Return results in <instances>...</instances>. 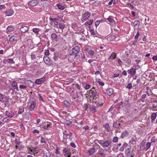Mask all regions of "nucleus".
I'll return each instance as SVG.
<instances>
[{
	"mask_svg": "<svg viewBox=\"0 0 157 157\" xmlns=\"http://www.w3.org/2000/svg\"><path fill=\"white\" fill-rule=\"evenodd\" d=\"M117 62L119 66H121L122 65V62L121 60L119 58L117 59Z\"/></svg>",
	"mask_w": 157,
	"mask_h": 157,
	"instance_id": "c03bdc74",
	"label": "nucleus"
},
{
	"mask_svg": "<svg viewBox=\"0 0 157 157\" xmlns=\"http://www.w3.org/2000/svg\"><path fill=\"white\" fill-rule=\"evenodd\" d=\"M129 135V132L125 130L123 131L121 133V138H124V137H127Z\"/></svg>",
	"mask_w": 157,
	"mask_h": 157,
	"instance_id": "9d476101",
	"label": "nucleus"
},
{
	"mask_svg": "<svg viewBox=\"0 0 157 157\" xmlns=\"http://www.w3.org/2000/svg\"><path fill=\"white\" fill-rule=\"evenodd\" d=\"M157 112L156 113H153L151 115V122H153V121H154L157 116Z\"/></svg>",
	"mask_w": 157,
	"mask_h": 157,
	"instance_id": "412c9836",
	"label": "nucleus"
},
{
	"mask_svg": "<svg viewBox=\"0 0 157 157\" xmlns=\"http://www.w3.org/2000/svg\"><path fill=\"white\" fill-rule=\"evenodd\" d=\"M97 82L101 86H103L104 85V83L100 81H98Z\"/></svg>",
	"mask_w": 157,
	"mask_h": 157,
	"instance_id": "6e6d98bb",
	"label": "nucleus"
},
{
	"mask_svg": "<svg viewBox=\"0 0 157 157\" xmlns=\"http://www.w3.org/2000/svg\"><path fill=\"white\" fill-rule=\"evenodd\" d=\"M12 90L13 91L11 92V94L13 95L16 94L17 92L15 90L13 89Z\"/></svg>",
	"mask_w": 157,
	"mask_h": 157,
	"instance_id": "0e129e2a",
	"label": "nucleus"
},
{
	"mask_svg": "<svg viewBox=\"0 0 157 157\" xmlns=\"http://www.w3.org/2000/svg\"><path fill=\"white\" fill-rule=\"evenodd\" d=\"M44 80H45L44 78H40L36 79L35 81V83L36 84H40L44 82Z\"/></svg>",
	"mask_w": 157,
	"mask_h": 157,
	"instance_id": "aec40b11",
	"label": "nucleus"
},
{
	"mask_svg": "<svg viewBox=\"0 0 157 157\" xmlns=\"http://www.w3.org/2000/svg\"><path fill=\"white\" fill-rule=\"evenodd\" d=\"M91 110L92 111H93L94 112H95L96 111V109L95 107L93 106L91 108Z\"/></svg>",
	"mask_w": 157,
	"mask_h": 157,
	"instance_id": "bf43d9fd",
	"label": "nucleus"
},
{
	"mask_svg": "<svg viewBox=\"0 0 157 157\" xmlns=\"http://www.w3.org/2000/svg\"><path fill=\"white\" fill-rule=\"evenodd\" d=\"M89 93L92 94V96L93 97H96L97 95H98V94L94 87H93L92 88V89L89 91Z\"/></svg>",
	"mask_w": 157,
	"mask_h": 157,
	"instance_id": "39448f33",
	"label": "nucleus"
},
{
	"mask_svg": "<svg viewBox=\"0 0 157 157\" xmlns=\"http://www.w3.org/2000/svg\"><path fill=\"white\" fill-rule=\"evenodd\" d=\"M127 72L131 76H133L136 73V69L134 68H131L130 69L128 70Z\"/></svg>",
	"mask_w": 157,
	"mask_h": 157,
	"instance_id": "6e6552de",
	"label": "nucleus"
},
{
	"mask_svg": "<svg viewBox=\"0 0 157 157\" xmlns=\"http://www.w3.org/2000/svg\"><path fill=\"white\" fill-rule=\"evenodd\" d=\"M33 31L35 33H38L40 31V29L38 28H34L33 29Z\"/></svg>",
	"mask_w": 157,
	"mask_h": 157,
	"instance_id": "58836bf2",
	"label": "nucleus"
},
{
	"mask_svg": "<svg viewBox=\"0 0 157 157\" xmlns=\"http://www.w3.org/2000/svg\"><path fill=\"white\" fill-rule=\"evenodd\" d=\"M19 88L21 89H25L26 88V86L23 85H20L19 86Z\"/></svg>",
	"mask_w": 157,
	"mask_h": 157,
	"instance_id": "3c124183",
	"label": "nucleus"
},
{
	"mask_svg": "<svg viewBox=\"0 0 157 157\" xmlns=\"http://www.w3.org/2000/svg\"><path fill=\"white\" fill-rule=\"evenodd\" d=\"M100 23V22L99 21H97L95 22V25L96 26H98Z\"/></svg>",
	"mask_w": 157,
	"mask_h": 157,
	"instance_id": "680f3d73",
	"label": "nucleus"
},
{
	"mask_svg": "<svg viewBox=\"0 0 157 157\" xmlns=\"http://www.w3.org/2000/svg\"><path fill=\"white\" fill-rule=\"evenodd\" d=\"M93 21V20H90L88 21H86L85 22V24H88L89 25H91L92 24Z\"/></svg>",
	"mask_w": 157,
	"mask_h": 157,
	"instance_id": "ea45409f",
	"label": "nucleus"
},
{
	"mask_svg": "<svg viewBox=\"0 0 157 157\" xmlns=\"http://www.w3.org/2000/svg\"><path fill=\"white\" fill-rule=\"evenodd\" d=\"M38 96H39V99L40 100H42V101H44L43 98L42 97V96L40 94H38Z\"/></svg>",
	"mask_w": 157,
	"mask_h": 157,
	"instance_id": "69168bd1",
	"label": "nucleus"
},
{
	"mask_svg": "<svg viewBox=\"0 0 157 157\" xmlns=\"http://www.w3.org/2000/svg\"><path fill=\"white\" fill-rule=\"evenodd\" d=\"M90 16V13L88 12H86L83 15V18L84 20H86L89 18Z\"/></svg>",
	"mask_w": 157,
	"mask_h": 157,
	"instance_id": "f8f14e48",
	"label": "nucleus"
},
{
	"mask_svg": "<svg viewBox=\"0 0 157 157\" xmlns=\"http://www.w3.org/2000/svg\"><path fill=\"white\" fill-rule=\"evenodd\" d=\"M17 40V37L14 36H12L9 39V41L12 42Z\"/></svg>",
	"mask_w": 157,
	"mask_h": 157,
	"instance_id": "b1692460",
	"label": "nucleus"
},
{
	"mask_svg": "<svg viewBox=\"0 0 157 157\" xmlns=\"http://www.w3.org/2000/svg\"><path fill=\"white\" fill-rule=\"evenodd\" d=\"M109 21L110 23V25L112 26L113 29H115V26L116 25V22L113 17L109 16Z\"/></svg>",
	"mask_w": 157,
	"mask_h": 157,
	"instance_id": "7ed1b4c3",
	"label": "nucleus"
},
{
	"mask_svg": "<svg viewBox=\"0 0 157 157\" xmlns=\"http://www.w3.org/2000/svg\"><path fill=\"white\" fill-rule=\"evenodd\" d=\"M146 95L145 94H144L142 95V98H141V101L142 102H144V99L146 98Z\"/></svg>",
	"mask_w": 157,
	"mask_h": 157,
	"instance_id": "79ce46f5",
	"label": "nucleus"
},
{
	"mask_svg": "<svg viewBox=\"0 0 157 157\" xmlns=\"http://www.w3.org/2000/svg\"><path fill=\"white\" fill-rule=\"evenodd\" d=\"M90 85L87 84L85 86V88L86 90H88L90 88Z\"/></svg>",
	"mask_w": 157,
	"mask_h": 157,
	"instance_id": "4d7b16f0",
	"label": "nucleus"
},
{
	"mask_svg": "<svg viewBox=\"0 0 157 157\" xmlns=\"http://www.w3.org/2000/svg\"><path fill=\"white\" fill-rule=\"evenodd\" d=\"M125 149V154L127 157L129 156L131 154V147L128 145L126 143L124 144L120 147V150L121 151H123Z\"/></svg>",
	"mask_w": 157,
	"mask_h": 157,
	"instance_id": "f257e3e1",
	"label": "nucleus"
},
{
	"mask_svg": "<svg viewBox=\"0 0 157 157\" xmlns=\"http://www.w3.org/2000/svg\"><path fill=\"white\" fill-rule=\"evenodd\" d=\"M5 63H14V62L12 59H5L4 61Z\"/></svg>",
	"mask_w": 157,
	"mask_h": 157,
	"instance_id": "6ab92c4d",
	"label": "nucleus"
},
{
	"mask_svg": "<svg viewBox=\"0 0 157 157\" xmlns=\"http://www.w3.org/2000/svg\"><path fill=\"white\" fill-rule=\"evenodd\" d=\"M29 29V27L26 26H24L22 27L20 29V31L23 33H25Z\"/></svg>",
	"mask_w": 157,
	"mask_h": 157,
	"instance_id": "2eb2a0df",
	"label": "nucleus"
},
{
	"mask_svg": "<svg viewBox=\"0 0 157 157\" xmlns=\"http://www.w3.org/2000/svg\"><path fill=\"white\" fill-rule=\"evenodd\" d=\"M151 146V143H150V142L147 143L146 144V150L147 151V150H148L149 149V148Z\"/></svg>",
	"mask_w": 157,
	"mask_h": 157,
	"instance_id": "4c0bfd02",
	"label": "nucleus"
},
{
	"mask_svg": "<svg viewBox=\"0 0 157 157\" xmlns=\"http://www.w3.org/2000/svg\"><path fill=\"white\" fill-rule=\"evenodd\" d=\"M109 38L110 41H112L115 39V36L113 35H110L109 37Z\"/></svg>",
	"mask_w": 157,
	"mask_h": 157,
	"instance_id": "c9c22d12",
	"label": "nucleus"
},
{
	"mask_svg": "<svg viewBox=\"0 0 157 157\" xmlns=\"http://www.w3.org/2000/svg\"><path fill=\"white\" fill-rule=\"evenodd\" d=\"M37 3V2L36 0H32L29 1L28 2V5L32 6H36Z\"/></svg>",
	"mask_w": 157,
	"mask_h": 157,
	"instance_id": "1a4fd4ad",
	"label": "nucleus"
},
{
	"mask_svg": "<svg viewBox=\"0 0 157 157\" xmlns=\"http://www.w3.org/2000/svg\"><path fill=\"white\" fill-rule=\"evenodd\" d=\"M33 152H36V153H37L39 151V149L37 148H33Z\"/></svg>",
	"mask_w": 157,
	"mask_h": 157,
	"instance_id": "e433bc0d",
	"label": "nucleus"
},
{
	"mask_svg": "<svg viewBox=\"0 0 157 157\" xmlns=\"http://www.w3.org/2000/svg\"><path fill=\"white\" fill-rule=\"evenodd\" d=\"M9 118L7 117H6L4 118L2 120V121L4 122H6L9 119Z\"/></svg>",
	"mask_w": 157,
	"mask_h": 157,
	"instance_id": "de8ad7c7",
	"label": "nucleus"
},
{
	"mask_svg": "<svg viewBox=\"0 0 157 157\" xmlns=\"http://www.w3.org/2000/svg\"><path fill=\"white\" fill-rule=\"evenodd\" d=\"M26 46L29 47H30V45L33 44V42L30 39L27 40L26 42Z\"/></svg>",
	"mask_w": 157,
	"mask_h": 157,
	"instance_id": "393cba45",
	"label": "nucleus"
},
{
	"mask_svg": "<svg viewBox=\"0 0 157 157\" xmlns=\"http://www.w3.org/2000/svg\"><path fill=\"white\" fill-rule=\"evenodd\" d=\"M58 19L57 18H56V20L53 21L54 24L56 25H58Z\"/></svg>",
	"mask_w": 157,
	"mask_h": 157,
	"instance_id": "864d4df0",
	"label": "nucleus"
},
{
	"mask_svg": "<svg viewBox=\"0 0 157 157\" xmlns=\"http://www.w3.org/2000/svg\"><path fill=\"white\" fill-rule=\"evenodd\" d=\"M102 146L104 148H105L108 147V140L104 142L102 144Z\"/></svg>",
	"mask_w": 157,
	"mask_h": 157,
	"instance_id": "cd10ccee",
	"label": "nucleus"
},
{
	"mask_svg": "<svg viewBox=\"0 0 157 157\" xmlns=\"http://www.w3.org/2000/svg\"><path fill=\"white\" fill-rule=\"evenodd\" d=\"M63 152L66 155H68L69 154V150L67 148H64L63 150Z\"/></svg>",
	"mask_w": 157,
	"mask_h": 157,
	"instance_id": "bb28decb",
	"label": "nucleus"
},
{
	"mask_svg": "<svg viewBox=\"0 0 157 157\" xmlns=\"http://www.w3.org/2000/svg\"><path fill=\"white\" fill-rule=\"evenodd\" d=\"M51 37L52 40L57 42L59 40V38L57 37V36L55 34L53 33L51 34Z\"/></svg>",
	"mask_w": 157,
	"mask_h": 157,
	"instance_id": "9b49d317",
	"label": "nucleus"
},
{
	"mask_svg": "<svg viewBox=\"0 0 157 157\" xmlns=\"http://www.w3.org/2000/svg\"><path fill=\"white\" fill-rule=\"evenodd\" d=\"M95 152V149L94 148H90L88 151L87 153V155H91Z\"/></svg>",
	"mask_w": 157,
	"mask_h": 157,
	"instance_id": "ddd939ff",
	"label": "nucleus"
},
{
	"mask_svg": "<svg viewBox=\"0 0 157 157\" xmlns=\"http://www.w3.org/2000/svg\"><path fill=\"white\" fill-rule=\"evenodd\" d=\"M12 87H13V89L16 90H18V88L17 86V83L15 81H13L11 84Z\"/></svg>",
	"mask_w": 157,
	"mask_h": 157,
	"instance_id": "4468645a",
	"label": "nucleus"
},
{
	"mask_svg": "<svg viewBox=\"0 0 157 157\" xmlns=\"http://www.w3.org/2000/svg\"><path fill=\"white\" fill-rule=\"evenodd\" d=\"M9 98L8 97L3 95L0 93V101L3 102H8L9 101Z\"/></svg>",
	"mask_w": 157,
	"mask_h": 157,
	"instance_id": "f03ea898",
	"label": "nucleus"
},
{
	"mask_svg": "<svg viewBox=\"0 0 157 157\" xmlns=\"http://www.w3.org/2000/svg\"><path fill=\"white\" fill-rule=\"evenodd\" d=\"M7 29L9 32H12L14 30L13 27L12 26H8L7 28Z\"/></svg>",
	"mask_w": 157,
	"mask_h": 157,
	"instance_id": "c85d7f7f",
	"label": "nucleus"
},
{
	"mask_svg": "<svg viewBox=\"0 0 157 157\" xmlns=\"http://www.w3.org/2000/svg\"><path fill=\"white\" fill-rule=\"evenodd\" d=\"M113 89L110 88L109 89V96H110L113 94Z\"/></svg>",
	"mask_w": 157,
	"mask_h": 157,
	"instance_id": "7c9ffc66",
	"label": "nucleus"
},
{
	"mask_svg": "<svg viewBox=\"0 0 157 157\" xmlns=\"http://www.w3.org/2000/svg\"><path fill=\"white\" fill-rule=\"evenodd\" d=\"M57 5L59 9L63 10L65 8V7L61 5H59L58 4H57Z\"/></svg>",
	"mask_w": 157,
	"mask_h": 157,
	"instance_id": "f704fd0d",
	"label": "nucleus"
},
{
	"mask_svg": "<svg viewBox=\"0 0 157 157\" xmlns=\"http://www.w3.org/2000/svg\"><path fill=\"white\" fill-rule=\"evenodd\" d=\"M40 141L42 143H45L44 139L42 137H41Z\"/></svg>",
	"mask_w": 157,
	"mask_h": 157,
	"instance_id": "052dcab7",
	"label": "nucleus"
},
{
	"mask_svg": "<svg viewBox=\"0 0 157 157\" xmlns=\"http://www.w3.org/2000/svg\"><path fill=\"white\" fill-rule=\"evenodd\" d=\"M66 132L65 131V132H63V142L65 143L67 142V134L66 133Z\"/></svg>",
	"mask_w": 157,
	"mask_h": 157,
	"instance_id": "5701e85b",
	"label": "nucleus"
},
{
	"mask_svg": "<svg viewBox=\"0 0 157 157\" xmlns=\"http://www.w3.org/2000/svg\"><path fill=\"white\" fill-rule=\"evenodd\" d=\"M26 84L30 88L33 87L34 85V82L30 80H27L26 82Z\"/></svg>",
	"mask_w": 157,
	"mask_h": 157,
	"instance_id": "f3484780",
	"label": "nucleus"
},
{
	"mask_svg": "<svg viewBox=\"0 0 157 157\" xmlns=\"http://www.w3.org/2000/svg\"><path fill=\"white\" fill-rule=\"evenodd\" d=\"M80 58V56L79 55H76L75 56L74 59L77 60L79 59Z\"/></svg>",
	"mask_w": 157,
	"mask_h": 157,
	"instance_id": "09e8293b",
	"label": "nucleus"
},
{
	"mask_svg": "<svg viewBox=\"0 0 157 157\" xmlns=\"http://www.w3.org/2000/svg\"><path fill=\"white\" fill-rule=\"evenodd\" d=\"M50 126V124H49L47 123V124H44V126L43 127V128L44 129H48Z\"/></svg>",
	"mask_w": 157,
	"mask_h": 157,
	"instance_id": "72a5a7b5",
	"label": "nucleus"
},
{
	"mask_svg": "<svg viewBox=\"0 0 157 157\" xmlns=\"http://www.w3.org/2000/svg\"><path fill=\"white\" fill-rule=\"evenodd\" d=\"M118 138L117 137H114L113 138V142H116L117 141Z\"/></svg>",
	"mask_w": 157,
	"mask_h": 157,
	"instance_id": "603ef678",
	"label": "nucleus"
},
{
	"mask_svg": "<svg viewBox=\"0 0 157 157\" xmlns=\"http://www.w3.org/2000/svg\"><path fill=\"white\" fill-rule=\"evenodd\" d=\"M5 13L6 14V16H10L13 14L14 11L12 10H9Z\"/></svg>",
	"mask_w": 157,
	"mask_h": 157,
	"instance_id": "dca6fc26",
	"label": "nucleus"
},
{
	"mask_svg": "<svg viewBox=\"0 0 157 157\" xmlns=\"http://www.w3.org/2000/svg\"><path fill=\"white\" fill-rule=\"evenodd\" d=\"M70 145L71 146L73 147H76V145L74 143H71L70 144Z\"/></svg>",
	"mask_w": 157,
	"mask_h": 157,
	"instance_id": "338daca9",
	"label": "nucleus"
},
{
	"mask_svg": "<svg viewBox=\"0 0 157 157\" xmlns=\"http://www.w3.org/2000/svg\"><path fill=\"white\" fill-rule=\"evenodd\" d=\"M116 0H111L109 2V5H112V3L114 5L116 3Z\"/></svg>",
	"mask_w": 157,
	"mask_h": 157,
	"instance_id": "a18cd8bd",
	"label": "nucleus"
},
{
	"mask_svg": "<svg viewBox=\"0 0 157 157\" xmlns=\"http://www.w3.org/2000/svg\"><path fill=\"white\" fill-rule=\"evenodd\" d=\"M88 53L91 56H93L94 55V52L92 50H90L88 52Z\"/></svg>",
	"mask_w": 157,
	"mask_h": 157,
	"instance_id": "a19ab883",
	"label": "nucleus"
},
{
	"mask_svg": "<svg viewBox=\"0 0 157 157\" xmlns=\"http://www.w3.org/2000/svg\"><path fill=\"white\" fill-rule=\"evenodd\" d=\"M113 126L115 128H118L120 126V124L115 122L113 123Z\"/></svg>",
	"mask_w": 157,
	"mask_h": 157,
	"instance_id": "c756f323",
	"label": "nucleus"
},
{
	"mask_svg": "<svg viewBox=\"0 0 157 157\" xmlns=\"http://www.w3.org/2000/svg\"><path fill=\"white\" fill-rule=\"evenodd\" d=\"M124 61L126 63L128 64H130L131 62L130 59L128 58H126L125 59H124Z\"/></svg>",
	"mask_w": 157,
	"mask_h": 157,
	"instance_id": "473e14b6",
	"label": "nucleus"
},
{
	"mask_svg": "<svg viewBox=\"0 0 157 157\" xmlns=\"http://www.w3.org/2000/svg\"><path fill=\"white\" fill-rule=\"evenodd\" d=\"M133 24L134 25V28L136 27V28H138L140 25V21L138 20H135Z\"/></svg>",
	"mask_w": 157,
	"mask_h": 157,
	"instance_id": "4be33fe9",
	"label": "nucleus"
},
{
	"mask_svg": "<svg viewBox=\"0 0 157 157\" xmlns=\"http://www.w3.org/2000/svg\"><path fill=\"white\" fill-rule=\"evenodd\" d=\"M43 60L47 65H50L52 63L50 58L47 56H45L44 57Z\"/></svg>",
	"mask_w": 157,
	"mask_h": 157,
	"instance_id": "423d86ee",
	"label": "nucleus"
},
{
	"mask_svg": "<svg viewBox=\"0 0 157 157\" xmlns=\"http://www.w3.org/2000/svg\"><path fill=\"white\" fill-rule=\"evenodd\" d=\"M90 32L91 34L94 35H95V33L93 29H91L90 30Z\"/></svg>",
	"mask_w": 157,
	"mask_h": 157,
	"instance_id": "5fc2aeb1",
	"label": "nucleus"
},
{
	"mask_svg": "<svg viewBox=\"0 0 157 157\" xmlns=\"http://www.w3.org/2000/svg\"><path fill=\"white\" fill-rule=\"evenodd\" d=\"M119 74L118 73H115L113 76V78L118 77L119 76Z\"/></svg>",
	"mask_w": 157,
	"mask_h": 157,
	"instance_id": "13d9d810",
	"label": "nucleus"
},
{
	"mask_svg": "<svg viewBox=\"0 0 157 157\" xmlns=\"http://www.w3.org/2000/svg\"><path fill=\"white\" fill-rule=\"evenodd\" d=\"M132 87V84L131 83H128L126 86V88L128 89H131Z\"/></svg>",
	"mask_w": 157,
	"mask_h": 157,
	"instance_id": "49530a36",
	"label": "nucleus"
},
{
	"mask_svg": "<svg viewBox=\"0 0 157 157\" xmlns=\"http://www.w3.org/2000/svg\"><path fill=\"white\" fill-rule=\"evenodd\" d=\"M24 108H21V109H19L18 111V114H21L23 112H24Z\"/></svg>",
	"mask_w": 157,
	"mask_h": 157,
	"instance_id": "37998d69",
	"label": "nucleus"
},
{
	"mask_svg": "<svg viewBox=\"0 0 157 157\" xmlns=\"http://www.w3.org/2000/svg\"><path fill=\"white\" fill-rule=\"evenodd\" d=\"M117 56V54L114 52H113L109 57V60H113L116 58Z\"/></svg>",
	"mask_w": 157,
	"mask_h": 157,
	"instance_id": "a211bd4d",
	"label": "nucleus"
},
{
	"mask_svg": "<svg viewBox=\"0 0 157 157\" xmlns=\"http://www.w3.org/2000/svg\"><path fill=\"white\" fill-rule=\"evenodd\" d=\"M117 157H124V156L123 154L122 153L118 154Z\"/></svg>",
	"mask_w": 157,
	"mask_h": 157,
	"instance_id": "774afa93",
	"label": "nucleus"
},
{
	"mask_svg": "<svg viewBox=\"0 0 157 157\" xmlns=\"http://www.w3.org/2000/svg\"><path fill=\"white\" fill-rule=\"evenodd\" d=\"M6 8V6L4 5H0V10L2 9H5Z\"/></svg>",
	"mask_w": 157,
	"mask_h": 157,
	"instance_id": "e2e57ef3",
	"label": "nucleus"
},
{
	"mask_svg": "<svg viewBox=\"0 0 157 157\" xmlns=\"http://www.w3.org/2000/svg\"><path fill=\"white\" fill-rule=\"evenodd\" d=\"M32 152H33V149H31L30 148H29L28 151V153L32 155L33 154Z\"/></svg>",
	"mask_w": 157,
	"mask_h": 157,
	"instance_id": "8fccbe9b",
	"label": "nucleus"
},
{
	"mask_svg": "<svg viewBox=\"0 0 157 157\" xmlns=\"http://www.w3.org/2000/svg\"><path fill=\"white\" fill-rule=\"evenodd\" d=\"M5 115L9 118L10 117L12 118L13 117L14 114L13 112H12L11 111H6L5 113Z\"/></svg>",
	"mask_w": 157,
	"mask_h": 157,
	"instance_id": "0eeeda50",
	"label": "nucleus"
},
{
	"mask_svg": "<svg viewBox=\"0 0 157 157\" xmlns=\"http://www.w3.org/2000/svg\"><path fill=\"white\" fill-rule=\"evenodd\" d=\"M65 26V25L63 23H59V28L61 29H63Z\"/></svg>",
	"mask_w": 157,
	"mask_h": 157,
	"instance_id": "2f4dec72",
	"label": "nucleus"
},
{
	"mask_svg": "<svg viewBox=\"0 0 157 157\" xmlns=\"http://www.w3.org/2000/svg\"><path fill=\"white\" fill-rule=\"evenodd\" d=\"M36 106V102H33L29 106V109L31 110H33Z\"/></svg>",
	"mask_w": 157,
	"mask_h": 157,
	"instance_id": "a878e982",
	"label": "nucleus"
},
{
	"mask_svg": "<svg viewBox=\"0 0 157 157\" xmlns=\"http://www.w3.org/2000/svg\"><path fill=\"white\" fill-rule=\"evenodd\" d=\"M79 47L78 46H76L71 50V53L73 55L76 54L79 52Z\"/></svg>",
	"mask_w": 157,
	"mask_h": 157,
	"instance_id": "20e7f679",
	"label": "nucleus"
}]
</instances>
